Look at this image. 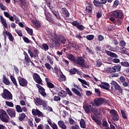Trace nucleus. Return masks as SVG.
Segmentation results:
<instances>
[{"mask_svg":"<svg viewBox=\"0 0 129 129\" xmlns=\"http://www.w3.org/2000/svg\"><path fill=\"white\" fill-rule=\"evenodd\" d=\"M28 52L31 58L39 57V54H40V51H39L37 48H34L33 49V53L32 52V51H31V49H28Z\"/></svg>","mask_w":129,"mask_h":129,"instance_id":"9b49d317","label":"nucleus"},{"mask_svg":"<svg viewBox=\"0 0 129 129\" xmlns=\"http://www.w3.org/2000/svg\"><path fill=\"white\" fill-rule=\"evenodd\" d=\"M6 104L9 107H14V103L10 101H6Z\"/></svg>","mask_w":129,"mask_h":129,"instance_id":"49530a36","label":"nucleus"},{"mask_svg":"<svg viewBox=\"0 0 129 129\" xmlns=\"http://www.w3.org/2000/svg\"><path fill=\"white\" fill-rule=\"evenodd\" d=\"M0 119L3 122H9V120L10 119V116L7 113L6 110L1 109H0Z\"/></svg>","mask_w":129,"mask_h":129,"instance_id":"f03ea898","label":"nucleus"},{"mask_svg":"<svg viewBox=\"0 0 129 129\" xmlns=\"http://www.w3.org/2000/svg\"><path fill=\"white\" fill-rule=\"evenodd\" d=\"M106 0H100V1L97 0H94L93 4L96 8H99L100 9H103L104 5H106Z\"/></svg>","mask_w":129,"mask_h":129,"instance_id":"39448f33","label":"nucleus"},{"mask_svg":"<svg viewBox=\"0 0 129 129\" xmlns=\"http://www.w3.org/2000/svg\"><path fill=\"white\" fill-rule=\"evenodd\" d=\"M17 112H23V109L19 105H17L15 107Z\"/></svg>","mask_w":129,"mask_h":129,"instance_id":"ea45409f","label":"nucleus"},{"mask_svg":"<svg viewBox=\"0 0 129 129\" xmlns=\"http://www.w3.org/2000/svg\"><path fill=\"white\" fill-rule=\"evenodd\" d=\"M25 118H26V114H25V113H22L19 114V116L18 117L19 120L23 121Z\"/></svg>","mask_w":129,"mask_h":129,"instance_id":"473e14b6","label":"nucleus"},{"mask_svg":"<svg viewBox=\"0 0 129 129\" xmlns=\"http://www.w3.org/2000/svg\"><path fill=\"white\" fill-rule=\"evenodd\" d=\"M95 52H96L97 53H98V52H100V51H101V47L99 45L97 46L95 48Z\"/></svg>","mask_w":129,"mask_h":129,"instance_id":"864d4df0","label":"nucleus"},{"mask_svg":"<svg viewBox=\"0 0 129 129\" xmlns=\"http://www.w3.org/2000/svg\"><path fill=\"white\" fill-rule=\"evenodd\" d=\"M124 18V15L122 13V11L116 10L111 12L109 17V20L113 22V24H115V19H119L122 20Z\"/></svg>","mask_w":129,"mask_h":129,"instance_id":"f257e3e1","label":"nucleus"},{"mask_svg":"<svg viewBox=\"0 0 129 129\" xmlns=\"http://www.w3.org/2000/svg\"><path fill=\"white\" fill-rule=\"evenodd\" d=\"M119 5V1L118 0H115L113 4V8H117V6Z\"/></svg>","mask_w":129,"mask_h":129,"instance_id":"3c124183","label":"nucleus"},{"mask_svg":"<svg viewBox=\"0 0 129 129\" xmlns=\"http://www.w3.org/2000/svg\"><path fill=\"white\" fill-rule=\"evenodd\" d=\"M109 111L110 112V114L111 115H115V114H117V111L113 109H109Z\"/></svg>","mask_w":129,"mask_h":129,"instance_id":"c03bdc74","label":"nucleus"},{"mask_svg":"<svg viewBox=\"0 0 129 129\" xmlns=\"http://www.w3.org/2000/svg\"><path fill=\"white\" fill-rule=\"evenodd\" d=\"M120 64H121V66H122V67H126V68L129 67V62L126 61H122Z\"/></svg>","mask_w":129,"mask_h":129,"instance_id":"a19ab883","label":"nucleus"},{"mask_svg":"<svg viewBox=\"0 0 129 129\" xmlns=\"http://www.w3.org/2000/svg\"><path fill=\"white\" fill-rule=\"evenodd\" d=\"M26 31L27 32L28 34L30 36H33V29L29 28L28 27H26L25 28Z\"/></svg>","mask_w":129,"mask_h":129,"instance_id":"4c0bfd02","label":"nucleus"},{"mask_svg":"<svg viewBox=\"0 0 129 129\" xmlns=\"http://www.w3.org/2000/svg\"><path fill=\"white\" fill-rule=\"evenodd\" d=\"M51 13L53 14V15H54V16H55L57 20H61V17H60V15H59L58 11L53 10L51 11Z\"/></svg>","mask_w":129,"mask_h":129,"instance_id":"2f4dec72","label":"nucleus"},{"mask_svg":"<svg viewBox=\"0 0 129 129\" xmlns=\"http://www.w3.org/2000/svg\"><path fill=\"white\" fill-rule=\"evenodd\" d=\"M44 66L47 69H48V70H51V68H52V67H51V65L49 63H45Z\"/></svg>","mask_w":129,"mask_h":129,"instance_id":"5fc2aeb1","label":"nucleus"},{"mask_svg":"<svg viewBox=\"0 0 129 129\" xmlns=\"http://www.w3.org/2000/svg\"><path fill=\"white\" fill-rule=\"evenodd\" d=\"M41 48L44 50V51H48V50H49V46L46 43H43L42 44V47H41Z\"/></svg>","mask_w":129,"mask_h":129,"instance_id":"79ce46f5","label":"nucleus"},{"mask_svg":"<svg viewBox=\"0 0 129 129\" xmlns=\"http://www.w3.org/2000/svg\"><path fill=\"white\" fill-rule=\"evenodd\" d=\"M35 101L38 105H42V102L43 101V100L41 99L40 98H36L35 99Z\"/></svg>","mask_w":129,"mask_h":129,"instance_id":"37998d69","label":"nucleus"},{"mask_svg":"<svg viewBox=\"0 0 129 129\" xmlns=\"http://www.w3.org/2000/svg\"><path fill=\"white\" fill-rule=\"evenodd\" d=\"M5 34L7 36H8V38L9 39V41H10V42H14V40H15V39L14 38V36H13L12 33L9 31H6Z\"/></svg>","mask_w":129,"mask_h":129,"instance_id":"5701e85b","label":"nucleus"},{"mask_svg":"<svg viewBox=\"0 0 129 129\" xmlns=\"http://www.w3.org/2000/svg\"><path fill=\"white\" fill-rule=\"evenodd\" d=\"M80 125L81 128H86V122H85V120H84V119H81V120L80 121Z\"/></svg>","mask_w":129,"mask_h":129,"instance_id":"393cba45","label":"nucleus"},{"mask_svg":"<svg viewBox=\"0 0 129 129\" xmlns=\"http://www.w3.org/2000/svg\"><path fill=\"white\" fill-rule=\"evenodd\" d=\"M18 82L20 86L22 87H26L28 85V81L25 78H22V77H19L18 78Z\"/></svg>","mask_w":129,"mask_h":129,"instance_id":"f8f14e48","label":"nucleus"},{"mask_svg":"<svg viewBox=\"0 0 129 129\" xmlns=\"http://www.w3.org/2000/svg\"><path fill=\"white\" fill-rule=\"evenodd\" d=\"M38 90H39V92L40 93V94H41L42 96H44V97H45V96L47 95V94H46V92H45V89H44L43 87Z\"/></svg>","mask_w":129,"mask_h":129,"instance_id":"c9c22d12","label":"nucleus"},{"mask_svg":"<svg viewBox=\"0 0 129 129\" xmlns=\"http://www.w3.org/2000/svg\"><path fill=\"white\" fill-rule=\"evenodd\" d=\"M98 86H99L103 89H105V90H109L110 86L108 83L101 82V84H99Z\"/></svg>","mask_w":129,"mask_h":129,"instance_id":"f3484780","label":"nucleus"},{"mask_svg":"<svg viewBox=\"0 0 129 129\" xmlns=\"http://www.w3.org/2000/svg\"><path fill=\"white\" fill-rule=\"evenodd\" d=\"M66 90L68 93V94L70 96H73V93H72V92H71V91L70 90V89H69V88H67L66 89Z\"/></svg>","mask_w":129,"mask_h":129,"instance_id":"603ef678","label":"nucleus"},{"mask_svg":"<svg viewBox=\"0 0 129 129\" xmlns=\"http://www.w3.org/2000/svg\"><path fill=\"white\" fill-rule=\"evenodd\" d=\"M27 120L29 125H30L31 127H34V123H33V121L31 120V119H28Z\"/></svg>","mask_w":129,"mask_h":129,"instance_id":"e2e57ef3","label":"nucleus"},{"mask_svg":"<svg viewBox=\"0 0 129 129\" xmlns=\"http://www.w3.org/2000/svg\"><path fill=\"white\" fill-rule=\"evenodd\" d=\"M101 65H102V62L100 60L97 59L96 60V67H100V66H101Z\"/></svg>","mask_w":129,"mask_h":129,"instance_id":"6e6d98bb","label":"nucleus"},{"mask_svg":"<svg viewBox=\"0 0 129 129\" xmlns=\"http://www.w3.org/2000/svg\"><path fill=\"white\" fill-rule=\"evenodd\" d=\"M58 95L61 97H66L67 96V92L64 90H61L58 93Z\"/></svg>","mask_w":129,"mask_h":129,"instance_id":"bb28decb","label":"nucleus"},{"mask_svg":"<svg viewBox=\"0 0 129 129\" xmlns=\"http://www.w3.org/2000/svg\"><path fill=\"white\" fill-rule=\"evenodd\" d=\"M49 81V80L48 78H45V81L46 82L47 87L50 89L53 88V89L52 90H50L51 92H52L53 94H57V92H58V89H57V87H56V86H55L53 83L50 82Z\"/></svg>","mask_w":129,"mask_h":129,"instance_id":"20e7f679","label":"nucleus"},{"mask_svg":"<svg viewBox=\"0 0 129 129\" xmlns=\"http://www.w3.org/2000/svg\"><path fill=\"white\" fill-rule=\"evenodd\" d=\"M52 41V44L55 48V49H59L60 48V46L61 45V43H59L58 40H55V39H51Z\"/></svg>","mask_w":129,"mask_h":129,"instance_id":"a211bd4d","label":"nucleus"},{"mask_svg":"<svg viewBox=\"0 0 129 129\" xmlns=\"http://www.w3.org/2000/svg\"><path fill=\"white\" fill-rule=\"evenodd\" d=\"M23 39L24 41L27 44H29V43L30 42V39H29V38H28L27 37H23Z\"/></svg>","mask_w":129,"mask_h":129,"instance_id":"bf43d9fd","label":"nucleus"},{"mask_svg":"<svg viewBox=\"0 0 129 129\" xmlns=\"http://www.w3.org/2000/svg\"><path fill=\"white\" fill-rule=\"evenodd\" d=\"M58 41H59V42H60V43H61V44H62L63 45H65L66 43V38H65V37L62 35H59Z\"/></svg>","mask_w":129,"mask_h":129,"instance_id":"a878e982","label":"nucleus"},{"mask_svg":"<svg viewBox=\"0 0 129 129\" xmlns=\"http://www.w3.org/2000/svg\"><path fill=\"white\" fill-rule=\"evenodd\" d=\"M79 81L82 83V85L83 87H84V88H87V87L85 85H87V86H89V84L87 83V82L85 81V80H82L80 78H78ZM85 84V85H84Z\"/></svg>","mask_w":129,"mask_h":129,"instance_id":"b1692460","label":"nucleus"},{"mask_svg":"<svg viewBox=\"0 0 129 129\" xmlns=\"http://www.w3.org/2000/svg\"><path fill=\"white\" fill-rule=\"evenodd\" d=\"M102 124V126H108V123L105 120H103Z\"/></svg>","mask_w":129,"mask_h":129,"instance_id":"338daca9","label":"nucleus"},{"mask_svg":"<svg viewBox=\"0 0 129 129\" xmlns=\"http://www.w3.org/2000/svg\"><path fill=\"white\" fill-rule=\"evenodd\" d=\"M3 83L5 84V85H10V81H9V79L7 78V77L6 76H4L3 78Z\"/></svg>","mask_w":129,"mask_h":129,"instance_id":"f704fd0d","label":"nucleus"},{"mask_svg":"<svg viewBox=\"0 0 129 129\" xmlns=\"http://www.w3.org/2000/svg\"><path fill=\"white\" fill-rule=\"evenodd\" d=\"M104 52L105 54H107L108 56H109L111 58H116L112 59V62L114 63H119V62H120V60L117 58H118V55L116 54V53H114V52L108 50H105Z\"/></svg>","mask_w":129,"mask_h":129,"instance_id":"7ed1b4c3","label":"nucleus"},{"mask_svg":"<svg viewBox=\"0 0 129 129\" xmlns=\"http://www.w3.org/2000/svg\"><path fill=\"white\" fill-rule=\"evenodd\" d=\"M61 12L66 18H69L70 17V13H69L66 8H62L61 9Z\"/></svg>","mask_w":129,"mask_h":129,"instance_id":"aec40b11","label":"nucleus"},{"mask_svg":"<svg viewBox=\"0 0 129 129\" xmlns=\"http://www.w3.org/2000/svg\"><path fill=\"white\" fill-rule=\"evenodd\" d=\"M53 100H54V101H60L61 98L58 96H55L53 97Z\"/></svg>","mask_w":129,"mask_h":129,"instance_id":"13d9d810","label":"nucleus"},{"mask_svg":"<svg viewBox=\"0 0 129 129\" xmlns=\"http://www.w3.org/2000/svg\"><path fill=\"white\" fill-rule=\"evenodd\" d=\"M6 111L8 113V114L11 117V118H13V117H16V110L15 109L13 108H8L6 110Z\"/></svg>","mask_w":129,"mask_h":129,"instance_id":"4468645a","label":"nucleus"},{"mask_svg":"<svg viewBox=\"0 0 129 129\" xmlns=\"http://www.w3.org/2000/svg\"><path fill=\"white\" fill-rule=\"evenodd\" d=\"M33 77L34 81H35L36 83H38V84H41V85L43 84V83L42 82V79L38 74L34 73L33 74Z\"/></svg>","mask_w":129,"mask_h":129,"instance_id":"2eb2a0df","label":"nucleus"},{"mask_svg":"<svg viewBox=\"0 0 129 129\" xmlns=\"http://www.w3.org/2000/svg\"><path fill=\"white\" fill-rule=\"evenodd\" d=\"M2 97L3 98H5V99H13V95L11 92L7 89L4 90Z\"/></svg>","mask_w":129,"mask_h":129,"instance_id":"0eeeda50","label":"nucleus"},{"mask_svg":"<svg viewBox=\"0 0 129 129\" xmlns=\"http://www.w3.org/2000/svg\"><path fill=\"white\" fill-rule=\"evenodd\" d=\"M111 117L114 121H117L119 119V116L117 113L115 115H111Z\"/></svg>","mask_w":129,"mask_h":129,"instance_id":"58836bf2","label":"nucleus"},{"mask_svg":"<svg viewBox=\"0 0 129 129\" xmlns=\"http://www.w3.org/2000/svg\"><path fill=\"white\" fill-rule=\"evenodd\" d=\"M51 126L53 129H58V126L55 122L52 123V125Z\"/></svg>","mask_w":129,"mask_h":129,"instance_id":"774afa93","label":"nucleus"},{"mask_svg":"<svg viewBox=\"0 0 129 129\" xmlns=\"http://www.w3.org/2000/svg\"><path fill=\"white\" fill-rule=\"evenodd\" d=\"M86 39H87L89 41H91L94 39V35H89L86 36Z\"/></svg>","mask_w":129,"mask_h":129,"instance_id":"8fccbe9b","label":"nucleus"},{"mask_svg":"<svg viewBox=\"0 0 129 129\" xmlns=\"http://www.w3.org/2000/svg\"><path fill=\"white\" fill-rule=\"evenodd\" d=\"M0 20L2 25L4 26V28H5V29H8V23H7V21L4 17L1 16Z\"/></svg>","mask_w":129,"mask_h":129,"instance_id":"4be33fe9","label":"nucleus"},{"mask_svg":"<svg viewBox=\"0 0 129 129\" xmlns=\"http://www.w3.org/2000/svg\"><path fill=\"white\" fill-rule=\"evenodd\" d=\"M111 85L114 86V89L118 91L119 93L122 94L123 92V89L119 86V85L114 81H112L111 82Z\"/></svg>","mask_w":129,"mask_h":129,"instance_id":"423d86ee","label":"nucleus"},{"mask_svg":"<svg viewBox=\"0 0 129 129\" xmlns=\"http://www.w3.org/2000/svg\"><path fill=\"white\" fill-rule=\"evenodd\" d=\"M70 73L71 74H78V75H80V76H81V75H82V73H81V72L79 71L76 68H72L70 70Z\"/></svg>","mask_w":129,"mask_h":129,"instance_id":"6ab92c4d","label":"nucleus"},{"mask_svg":"<svg viewBox=\"0 0 129 129\" xmlns=\"http://www.w3.org/2000/svg\"><path fill=\"white\" fill-rule=\"evenodd\" d=\"M44 15L45 16L46 20L48 22H52V18L49 17L48 15L46 14V11H44Z\"/></svg>","mask_w":129,"mask_h":129,"instance_id":"09e8293b","label":"nucleus"},{"mask_svg":"<svg viewBox=\"0 0 129 129\" xmlns=\"http://www.w3.org/2000/svg\"><path fill=\"white\" fill-rule=\"evenodd\" d=\"M83 108L86 113H89V112H90V110L89 109L88 106L85 105L83 106Z\"/></svg>","mask_w":129,"mask_h":129,"instance_id":"a18cd8bd","label":"nucleus"},{"mask_svg":"<svg viewBox=\"0 0 129 129\" xmlns=\"http://www.w3.org/2000/svg\"><path fill=\"white\" fill-rule=\"evenodd\" d=\"M72 25H73L74 27H77V29H78V30H79L80 31H84V29H85V27H84L82 25H80V24L76 21H73L72 23Z\"/></svg>","mask_w":129,"mask_h":129,"instance_id":"ddd939ff","label":"nucleus"},{"mask_svg":"<svg viewBox=\"0 0 129 129\" xmlns=\"http://www.w3.org/2000/svg\"><path fill=\"white\" fill-rule=\"evenodd\" d=\"M94 103L96 106H101L104 103V98L99 97L94 99Z\"/></svg>","mask_w":129,"mask_h":129,"instance_id":"9d476101","label":"nucleus"},{"mask_svg":"<svg viewBox=\"0 0 129 129\" xmlns=\"http://www.w3.org/2000/svg\"><path fill=\"white\" fill-rule=\"evenodd\" d=\"M20 2L22 6H23V7H26L27 2H26L25 0H20Z\"/></svg>","mask_w":129,"mask_h":129,"instance_id":"69168bd1","label":"nucleus"},{"mask_svg":"<svg viewBox=\"0 0 129 129\" xmlns=\"http://www.w3.org/2000/svg\"><path fill=\"white\" fill-rule=\"evenodd\" d=\"M95 92L97 94L98 96H100V94L101 93V92L100 90H99L98 89L95 88Z\"/></svg>","mask_w":129,"mask_h":129,"instance_id":"680f3d73","label":"nucleus"},{"mask_svg":"<svg viewBox=\"0 0 129 129\" xmlns=\"http://www.w3.org/2000/svg\"><path fill=\"white\" fill-rule=\"evenodd\" d=\"M58 125H59V127H61L62 129H67V126L65 124V122L62 120H59L57 122Z\"/></svg>","mask_w":129,"mask_h":129,"instance_id":"412c9836","label":"nucleus"},{"mask_svg":"<svg viewBox=\"0 0 129 129\" xmlns=\"http://www.w3.org/2000/svg\"><path fill=\"white\" fill-rule=\"evenodd\" d=\"M75 64H78L81 67H85V59H84L82 56H78L77 59L75 61Z\"/></svg>","mask_w":129,"mask_h":129,"instance_id":"6e6552de","label":"nucleus"},{"mask_svg":"<svg viewBox=\"0 0 129 129\" xmlns=\"http://www.w3.org/2000/svg\"><path fill=\"white\" fill-rule=\"evenodd\" d=\"M33 115H37L38 117L43 116V113L38 109H33L32 110Z\"/></svg>","mask_w":129,"mask_h":129,"instance_id":"dca6fc26","label":"nucleus"},{"mask_svg":"<svg viewBox=\"0 0 129 129\" xmlns=\"http://www.w3.org/2000/svg\"><path fill=\"white\" fill-rule=\"evenodd\" d=\"M16 32L19 37H23V33L22 32V30H16Z\"/></svg>","mask_w":129,"mask_h":129,"instance_id":"0e129e2a","label":"nucleus"},{"mask_svg":"<svg viewBox=\"0 0 129 129\" xmlns=\"http://www.w3.org/2000/svg\"><path fill=\"white\" fill-rule=\"evenodd\" d=\"M120 112L122 115V118H123V119H126V120L128 119V118H127V116H128V115H127V114L125 113L124 111H123V110H121Z\"/></svg>","mask_w":129,"mask_h":129,"instance_id":"c756f323","label":"nucleus"},{"mask_svg":"<svg viewBox=\"0 0 129 129\" xmlns=\"http://www.w3.org/2000/svg\"><path fill=\"white\" fill-rule=\"evenodd\" d=\"M10 78H11V81H12L13 84H14V85H15L16 88H18V83H17V80H16V78H15V77H14L13 76H11Z\"/></svg>","mask_w":129,"mask_h":129,"instance_id":"7c9ffc66","label":"nucleus"},{"mask_svg":"<svg viewBox=\"0 0 129 129\" xmlns=\"http://www.w3.org/2000/svg\"><path fill=\"white\" fill-rule=\"evenodd\" d=\"M104 37H103V36L101 35H99L98 36V37H97L98 41H99L100 42H101V41L104 40Z\"/></svg>","mask_w":129,"mask_h":129,"instance_id":"4d7b16f0","label":"nucleus"},{"mask_svg":"<svg viewBox=\"0 0 129 129\" xmlns=\"http://www.w3.org/2000/svg\"><path fill=\"white\" fill-rule=\"evenodd\" d=\"M121 66L120 65L115 66L112 68H108L107 72L108 73H115L120 71Z\"/></svg>","mask_w":129,"mask_h":129,"instance_id":"1a4fd4ad","label":"nucleus"},{"mask_svg":"<svg viewBox=\"0 0 129 129\" xmlns=\"http://www.w3.org/2000/svg\"><path fill=\"white\" fill-rule=\"evenodd\" d=\"M72 91L73 92H74L76 94V95L79 96V97H81V96H82L81 93H80L78 91V90H77V89L73 88L72 89Z\"/></svg>","mask_w":129,"mask_h":129,"instance_id":"72a5a7b5","label":"nucleus"},{"mask_svg":"<svg viewBox=\"0 0 129 129\" xmlns=\"http://www.w3.org/2000/svg\"><path fill=\"white\" fill-rule=\"evenodd\" d=\"M68 59L70 60V61H72L74 63H75V61L76 59H75V56L73 55V54L71 53H69L68 55Z\"/></svg>","mask_w":129,"mask_h":129,"instance_id":"cd10ccee","label":"nucleus"},{"mask_svg":"<svg viewBox=\"0 0 129 129\" xmlns=\"http://www.w3.org/2000/svg\"><path fill=\"white\" fill-rule=\"evenodd\" d=\"M32 23L36 28H40L41 27V24H40V22L38 21L33 20Z\"/></svg>","mask_w":129,"mask_h":129,"instance_id":"e433bc0d","label":"nucleus"},{"mask_svg":"<svg viewBox=\"0 0 129 129\" xmlns=\"http://www.w3.org/2000/svg\"><path fill=\"white\" fill-rule=\"evenodd\" d=\"M86 11L87 13H92V8L91 6H88L86 7Z\"/></svg>","mask_w":129,"mask_h":129,"instance_id":"de8ad7c7","label":"nucleus"},{"mask_svg":"<svg viewBox=\"0 0 129 129\" xmlns=\"http://www.w3.org/2000/svg\"><path fill=\"white\" fill-rule=\"evenodd\" d=\"M41 105H42L43 109L44 110H47V106H48V101L42 100Z\"/></svg>","mask_w":129,"mask_h":129,"instance_id":"c85d7f7f","label":"nucleus"},{"mask_svg":"<svg viewBox=\"0 0 129 129\" xmlns=\"http://www.w3.org/2000/svg\"><path fill=\"white\" fill-rule=\"evenodd\" d=\"M52 37H53V39H54V40L55 41H57V40L58 41V40L59 39V37H60V35H57V34H53Z\"/></svg>","mask_w":129,"mask_h":129,"instance_id":"052dcab7","label":"nucleus"}]
</instances>
